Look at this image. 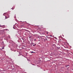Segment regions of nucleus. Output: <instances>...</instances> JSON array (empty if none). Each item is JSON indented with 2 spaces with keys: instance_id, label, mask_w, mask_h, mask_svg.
Here are the masks:
<instances>
[{
  "instance_id": "nucleus-6",
  "label": "nucleus",
  "mask_w": 73,
  "mask_h": 73,
  "mask_svg": "<svg viewBox=\"0 0 73 73\" xmlns=\"http://www.w3.org/2000/svg\"><path fill=\"white\" fill-rule=\"evenodd\" d=\"M4 40H7H7H8V39H7V38H5L4 39Z\"/></svg>"
},
{
  "instance_id": "nucleus-11",
  "label": "nucleus",
  "mask_w": 73,
  "mask_h": 73,
  "mask_svg": "<svg viewBox=\"0 0 73 73\" xmlns=\"http://www.w3.org/2000/svg\"><path fill=\"white\" fill-rule=\"evenodd\" d=\"M2 49H4V47H2Z\"/></svg>"
},
{
  "instance_id": "nucleus-2",
  "label": "nucleus",
  "mask_w": 73,
  "mask_h": 73,
  "mask_svg": "<svg viewBox=\"0 0 73 73\" xmlns=\"http://www.w3.org/2000/svg\"><path fill=\"white\" fill-rule=\"evenodd\" d=\"M20 40L21 42H24V39L22 38H21V39H20Z\"/></svg>"
},
{
  "instance_id": "nucleus-27",
  "label": "nucleus",
  "mask_w": 73,
  "mask_h": 73,
  "mask_svg": "<svg viewBox=\"0 0 73 73\" xmlns=\"http://www.w3.org/2000/svg\"><path fill=\"white\" fill-rule=\"evenodd\" d=\"M37 26V27H38V26Z\"/></svg>"
},
{
  "instance_id": "nucleus-26",
  "label": "nucleus",
  "mask_w": 73,
  "mask_h": 73,
  "mask_svg": "<svg viewBox=\"0 0 73 73\" xmlns=\"http://www.w3.org/2000/svg\"><path fill=\"white\" fill-rule=\"evenodd\" d=\"M11 9H13V8H11Z\"/></svg>"
},
{
  "instance_id": "nucleus-1",
  "label": "nucleus",
  "mask_w": 73,
  "mask_h": 73,
  "mask_svg": "<svg viewBox=\"0 0 73 73\" xmlns=\"http://www.w3.org/2000/svg\"><path fill=\"white\" fill-rule=\"evenodd\" d=\"M41 37V38L42 39H44V41L45 42L46 41H48V39H49V38H46L44 36H42ZM43 37V38H42Z\"/></svg>"
},
{
  "instance_id": "nucleus-12",
  "label": "nucleus",
  "mask_w": 73,
  "mask_h": 73,
  "mask_svg": "<svg viewBox=\"0 0 73 73\" xmlns=\"http://www.w3.org/2000/svg\"><path fill=\"white\" fill-rule=\"evenodd\" d=\"M33 46H35V45H36V44H33Z\"/></svg>"
},
{
  "instance_id": "nucleus-23",
  "label": "nucleus",
  "mask_w": 73,
  "mask_h": 73,
  "mask_svg": "<svg viewBox=\"0 0 73 73\" xmlns=\"http://www.w3.org/2000/svg\"><path fill=\"white\" fill-rule=\"evenodd\" d=\"M17 38H19V37H17Z\"/></svg>"
},
{
  "instance_id": "nucleus-17",
  "label": "nucleus",
  "mask_w": 73,
  "mask_h": 73,
  "mask_svg": "<svg viewBox=\"0 0 73 73\" xmlns=\"http://www.w3.org/2000/svg\"><path fill=\"white\" fill-rule=\"evenodd\" d=\"M36 39H34V41H36Z\"/></svg>"
},
{
  "instance_id": "nucleus-16",
  "label": "nucleus",
  "mask_w": 73,
  "mask_h": 73,
  "mask_svg": "<svg viewBox=\"0 0 73 73\" xmlns=\"http://www.w3.org/2000/svg\"><path fill=\"white\" fill-rule=\"evenodd\" d=\"M13 29H15V28H14V27H13Z\"/></svg>"
},
{
  "instance_id": "nucleus-7",
  "label": "nucleus",
  "mask_w": 73,
  "mask_h": 73,
  "mask_svg": "<svg viewBox=\"0 0 73 73\" xmlns=\"http://www.w3.org/2000/svg\"><path fill=\"white\" fill-rule=\"evenodd\" d=\"M35 53V52H33V51H32L31 52V53Z\"/></svg>"
},
{
  "instance_id": "nucleus-19",
  "label": "nucleus",
  "mask_w": 73,
  "mask_h": 73,
  "mask_svg": "<svg viewBox=\"0 0 73 73\" xmlns=\"http://www.w3.org/2000/svg\"><path fill=\"white\" fill-rule=\"evenodd\" d=\"M47 33V34H48V33L47 32V33Z\"/></svg>"
},
{
  "instance_id": "nucleus-21",
  "label": "nucleus",
  "mask_w": 73,
  "mask_h": 73,
  "mask_svg": "<svg viewBox=\"0 0 73 73\" xmlns=\"http://www.w3.org/2000/svg\"><path fill=\"white\" fill-rule=\"evenodd\" d=\"M33 65H35L34 64H32Z\"/></svg>"
},
{
  "instance_id": "nucleus-13",
  "label": "nucleus",
  "mask_w": 73,
  "mask_h": 73,
  "mask_svg": "<svg viewBox=\"0 0 73 73\" xmlns=\"http://www.w3.org/2000/svg\"><path fill=\"white\" fill-rule=\"evenodd\" d=\"M5 19H7V18H8V17L7 18V17H6V16H5Z\"/></svg>"
},
{
  "instance_id": "nucleus-3",
  "label": "nucleus",
  "mask_w": 73,
  "mask_h": 73,
  "mask_svg": "<svg viewBox=\"0 0 73 73\" xmlns=\"http://www.w3.org/2000/svg\"><path fill=\"white\" fill-rule=\"evenodd\" d=\"M29 33L28 32H26L25 33V36H27L28 35Z\"/></svg>"
},
{
  "instance_id": "nucleus-24",
  "label": "nucleus",
  "mask_w": 73,
  "mask_h": 73,
  "mask_svg": "<svg viewBox=\"0 0 73 73\" xmlns=\"http://www.w3.org/2000/svg\"><path fill=\"white\" fill-rule=\"evenodd\" d=\"M25 57V58H27V57Z\"/></svg>"
},
{
  "instance_id": "nucleus-28",
  "label": "nucleus",
  "mask_w": 73,
  "mask_h": 73,
  "mask_svg": "<svg viewBox=\"0 0 73 73\" xmlns=\"http://www.w3.org/2000/svg\"><path fill=\"white\" fill-rule=\"evenodd\" d=\"M51 36V37H52V36Z\"/></svg>"
},
{
  "instance_id": "nucleus-31",
  "label": "nucleus",
  "mask_w": 73,
  "mask_h": 73,
  "mask_svg": "<svg viewBox=\"0 0 73 73\" xmlns=\"http://www.w3.org/2000/svg\"><path fill=\"white\" fill-rule=\"evenodd\" d=\"M5 13H4V14Z\"/></svg>"
},
{
  "instance_id": "nucleus-9",
  "label": "nucleus",
  "mask_w": 73,
  "mask_h": 73,
  "mask_svg": "<svg viewBox=\"0 0 73 73\" xmlns=\"http://www.w3.org/2000/svg\"><path fill=\"white\" fill-rule=\"evenodd\" d=\"M11 50L12 51H13V49L12 48H11Z\"/></svg>"
},
{
  "instance_id": "nucleus-10",
  "label": "nucleus",
  "mask_w": 73,
  "mask_h": 73,
  "mask_svg": "<svg viewBox=\"0 0 73 73\" xmlns=\"http://www.w3.org/2000/svg\"><path fill=\"white\" fill-rule=\"evenodd\" d=\"M32 37V36H29V38H31V37Z\"/></svg>"
},
{
  "instance_id": "nucleus-20",
  "label": "nucleus",
  "mask_w": 73,
  "mask_h": 73,
  "mask_svg": "<svg viewBox=\"0 0 73 73\" xmlns=\"http://www.w3.org/2000/svg\"><path fill=\"white\" fill-rule=\"evenodd\" d=\"M3 16H4V14H3Z\"/></svg>"
},
{
  "instance_id": "nucleus-8",
  "label": "nucleus",
  "mask_w": 73,
  "mask_h": 73,
  "mask_svg": "<svg viewBox=\"0 0 73 73\" xmlns=\"http://www.w3.org/2000/svg\"><path fill=\"white\" fill-rule=\"evenodd\" d=\"M69 66V65H66L65 66H66V67H68V66Z\"/></svg>"
},
{
  "instance_id": "nucleus-15",
  "label": "nucleus",
  "mask_w": 73,
  "mask_h": 73,
  "mask_svg": "<svg viewBox=\"0 0 73 73\" xmlns=\"http://www.w3.org/2000/svg\"><path fill=\"white\" fill-rule=\"evenodd\" d=\"M41 68L42 70H43V69H42V68Z\"/></svg>"
},
{
  "instance_id": "nucleus-18",
  "label": "nucleus",
  "mask_w": 73,
  "mask_h": 73,
  "mask_svg": "<svg viewBox=\"0 0 73 73\" xmlns=\"http://www.w3.org/2000/svg\"><path fill=\"white\" fill-rule=\"evenodd\" d=\"M13 51H14V52H16V50H15H15H13Z\"/></svg>"
},
{
  "instance_id": "nucleus-14",
  "label": "nucleus",
  "mask_w": 73,
  "mask_h": 73,
  "mask_svg": "<svg viewBox=\"0 0 73 73\" xmlns=\"http://www.w3.org/2000/svg\"><path fill=\"white\" fill-rule=\"evenodd\" d=\"M2 44H4V42H2Z\"/></svg>"
},
{
  "instance_id": "nucleus-25",
  "label": "nucleus",
  "mask_w": 73,
  "mask_h": 73,
  "mask_svg": "<svg viewBox=\"0 0 73 73\" xmlns=\"http://www.w3.org/2000/svg\"><path fill=\"white\" fill-rule=\"evenodd\" d=\"M44 70V71H45V70Z\"/></svg>"
},
{
  "instance_id": "nucleus-30",
  "label": "nucleus",
  "mask_w": 73,
  "mask_h": 73,
  "mask_svg": "<svg viewBox=\"0 0 73 73\" xmlns=\"http://www.w3.org/2000/svg\"><path fill=\"white\" fill-rule=\"evenodd\" d=\"M5 13H4V14Z\"/></svg>"
},
{
  "instance_id": "nucleus-5",
  "label": "nucleus",
  "mask_w": 73,
  "mask_h": 73,
  "mask_svg": "<svg viewBox=\"0 0 73 73\" xmlns=\"http://www.w3.org/2000/svg\"><path fill=\"white\" fill-rule=\"evenodd\" d=\"M17 35H16V36H20V34H18Z\"/></svg>"
},
{
  "instance_id": "nucleus-4",
  "label": "nucleus",
  "mask_w": 73,
  "mask_h": 73,
  "mask_svg": "<svg viewBox=\"0 0 73 73\" xmlns=\"http://www.w3.org/2000/svg\"><path fill=\"white\" fill-rule=\"evenodd\" d=\"M1 26H0V27H2L3 28H5V26L4 25H3V26H1V25H0Z\"/></svg>"
},
{
  "instance_id": "nucleus-22",
  "label": "nucleus",
  "mask_w": 73,
  "mask_h": 73,
  "mask_svg": "<svg viewBox=\"0 0 73 73\" xmlns=\"http://www.w3.org/2000/svg\"><path fill=\"white\" fill-rule=\"evenodd\" d=\"M16 17L15 16V17Z\"/></svg>"
},
{
  "instance_id": "nucleus-29",
  "label": "nucleus",
  "mask_w": 73,
  "mask_h": 73,
  "mask_svg": "<svg viewBox=\"0 0 73 73\" xmlns=\"http://www.w3.org/2000/svg\"><path fill=\"white\" fill-rule=\"evenodd\" d=\"M16 24V23H15V25Z\"/></svg>"
}]
</instances>
